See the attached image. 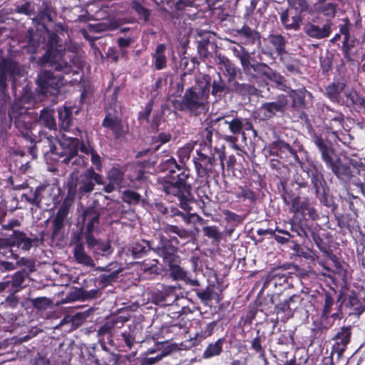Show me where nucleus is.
Listing matches in <instances>:
<instances>
[{
  "label": "nucleus",
  "mask_w": 365,
  "mask_h": 365,
  "mask_svg": "<svg viewBox=\"0 0 365 365\" xmlns=\"http://www.w3.org/2000/svg\"><path fill=\"white\" fill-rule=\"evenodd\" d=\"M150 241L143 240L142 242L135 243L130 249L131 255L134 259H140L145 256L147 252L152 250L150 246L147 245Z\"/></svg>",
  "instance_id": "obj_41"
},
{
  "label": "nucleus",
  "mask_w": 365,
  "mask_h": 365,
  "mask_svg": "<svg viewBox=\"0 0 365 365\" xmlns=\"http://www.w3.org/2000/svg\"><path fill=\"white\" fill-rule=\"evenodd\" d=\"M31 301L32 305L38 309H46L50 304V300L46 297H37Z\"/></svg>",
  "instance_id": "obj_61"
},
{
  "label": "nucleus",
  "mask_w": 365,
  "mask_h": 365,
  "mask_svg": "<svg viewBox=\"0 0 365 365\" xmlns=\"http://www.w3.org/2000/svg\"><path fill=\"white\" fill-rule=\"evenodd\" d=\"M296 296H292L286 299L284 302L277 304L275 307L276 312L277 314H279L280 312L287 313V315L289 316L292 314V307L290 304L294 302Z\"/></svg>",
  "instance_id": "obj_52"
},
{
  "label": "nucleus",
  "mask_w": 365,
  "mask_h": 365,
  "mask_svg": "<svg viewBox=\"0 0 365 365\" xmlns=\"http://www.w3.org/2000/svg\"><path fill=\"white\" fill-rule=\"evenodd\" d=\"M311 140L319 150L322 159L327 166L335 159L336 156L331 141L317 133H312Z\"/></svg>",
  "instance_id": "obj_22"
},
{
  "label": "nucleus",
  "mask_w": 365,
  "mask_h": 365,
  "mask_svg": "<svg viewBox=\"0 0 365 365\" xmlns=\"http://www.w3.org/2000/svg\"><path fill=\"white\" fill-rule=\"evenodd\" d=\"M63 76H54L51 71L43 70L39 73L36 82L43 94L56 95L63 85Z\"/></svg>",
  "instance_id": "obj_13"
},
{
  "label": "nucleus",
  "mask_w": 365,
  "mask_h": 365,
  "mask_svg": "<svg viewBox=\"0 0 365 365\" xmlns=\"http://www.w3.org/2000/svg\"><path fill=\"white\" fill-rule=\"evenodd\" d=\"M26 38L29 51L31 53H36L40 43L45 42L43 48L46 51L37 61L40 66L48 64L54 70L64 73H77L76 69L81 68L80 58L73 52L65 51L56 33L46 31V37L42 38L39 32L29 30Z\"/></svg>",
  "instance_id": "obj_1"
},
{
  "label": "nucleus",
  "mask_w": 365,
  "mask_h": 365,
  "mask_svg": "<svg viewBox=\"0 0 365 365\" xmlns=\"http://www.w3.org/2000/svg\"><path fill=\"white\" fill-rule=\"evenodd\" d=\"M212 123L217 124L218 132L225 133L228 129L232 134H242L245 138L243 130H253L255 135H257V131L253 128L252 123L246 118H235L227 115L217 118Z\"/></svg>",
  "instance_id": "obj_8"
},
{
  "label": "nucleus",
  "mask_w": 365,
  "mask_h": 365,
  "mask_svg": "<svg viewBox=\"0 0 365 365\" xmlns=\"http://www.w3.org/2000/svg\"><path fill=\"white\" fill-rule=\"evenodd\" d=\"M15 11L19 14L30 16L34 13V8L29 2H25L21 5L16 6Z\"/></svg>",
  "instance_id": "obj_64"
},
{
  "label": "nucleus",
  "mask_w": 365,
  "mask_h": 365,
  "mask_svg": "<svg viewBox=\"0 0 365 365\" xmlns=\"http://www.w3.org/2000/svg\"><path fill=\"white\" fill-rule=\"evenodd\" d=\"M351 334V327L350 326L340 328L333 338L334 343L331 349L332 359L334 354L336 355L337 361L341 359L344 351L346 350L348 344L350 343Z\"/></svg>",
  "instance_id": "obj_19"
},
{
  "label": "nucleus",
  "mask_w": 365,
  "mask_h": 365,
  "mask_svg": "<svg viewBox=\"0 0 365 365\" xmlns=\"http://www.w3.org/2000/svg\"><path fill=\"white\" fill-rule=\"evenodd\" d=\"M289 5L299 12L306 11L309 9V4L306 0H288Z\"/></svg>",
  "instance_id": "obj_58"
},
{
  "label": "nucleus",
  "mask_w": 365,
  "mask_h": 365,
  "mask_svg": "<svg viewBox=\"0 0 365 365\" xmlns=\"http://www.w3.org/2000/svg\"><path fill=\"white\" fill-rule=\"evenodd\" d=\"M288 277L286 274L279 268H274L270 271L264 282V285L273 284L274 287L282 286L287 283Z\"/></svg>",
  "instance_id": "obj_33"
},
{
  "label": "nucleus",
  "mask_w": 365,
  "mask_h": 365,
  "mask_svg": "<svg viewBox=\"0 0 365 365\" xmlns=\"http://www.w3.org/2000/svg\"><path fill=\"white\" fill-rule=\"evenodd\" d=\"M281 21L287 29L297 30L299 27L300 17L298 15L289 17L288 11H285L281 14Z\"/></svg>",
  "instance_id": "obj_44"
},
{
  "label": "nucleus",
  "mask_w": 365,
  "mask_h": 365,
  "mask_svg": "<svg viewBox=\"0 0 365 365\" xmlns=\"http://www.w3.org/2000/svg\"><path fill=\"white\" fill-rule=\"evenodd\" d=\"M237 34L243 40L245 45H253L256 42H260V34L251 29L247 25H244L241 29L236 30Z\"/></svg>",
  "instance_id": "obj_32"
},
{
  "label": "nucleus",
  "mask_w": 365,
  "mask_h": 365,
  "mask_svg": "<svg viewBox=\"0 0 365 365\" xmlns=\"http://www.w3.org/2000/svg\"><path fill=\"white\" fill-rule=\"evenodd\" d=\"M57 13L55 9L48 3L43 2L38 12V18L44 21L52 22L56 18Z\"/></svg>",
  "instance_id": "obj_39"
},
{
  "label": "nucleus",
  "mask_w": 365,
  "mask_h": 365,
  "mask_svg": "<svg viewBox=\"0 0 365 365\" xmlns=\"http://www.w3.org/2000/svg\"><path fill=\"white\" fill-rule=\"evenodd\" d=\"M113 252V249L109 240L106 242L99 240L96 249L93 250V253L96 261L98 260L101 255L107 257Z\"/></svg>",
  "instance_id": "obj_42"
},
{
  "label": "nucleus",
  "mask_w": 365,
  "mask_h": 365,
  "mask_svg": "<svg viewBox=\"0 0 365 365\" xmlns=\"http://www.w3.org/2000/svg\"><path fill=\"white\" fill-rule=\"evenodd\" d=\"M270 153L273 155L279 156L280 154H282L285 152H288L290 155L294 158V160L301 163L296 150H294L289 144L284 142L282 140H277L276 141L272 142L269 145Z\"/></svg>",
  "instance_id": "obj_29"
},
{
  "label": "nucleus",
  "mask_w": 365,
  "mask_h": 365,
  "mask_svg": "<svg viewBox=\"0 0 365 365\" xmlns=\"http://www.w3.org/2000/svg\"><path fill=\"white\" fill-rule=\"evenodd\" d=\"M62 150L57 154L62 160L61 163L68 165L71 161V158L74 157L78 153L80 146V140L77 137H70L64 135V138L59 141Z\"/></svg>",
  "instance_id": "obj_21"
},
{
  "label": "nucleus",
  "mask_w": 365,
  "mask_h": 365,
  "mask_svg": "<svg viewBox=\"0 0 365 365\" xmlns=\"http://www.w3.org/2000/svg\"><path fill=\"white\" fill-rule=\"evenodd\" d=\"M346 83L344 81L337 80L326 87V95L333 102L340 103V95L345 93Z\"/></svg>",
  "instance_id": "obj_30"
},
{
  "label": "nucleus",
  "mask_w": 365,
  "mask_h": 365,
  "mask_svg": "<svg viewBox=\"0 0 365 365\" xmlns=\"http://www.w3.org/2000/svg\"><path fill=\"white\" fill-rule=\"evenodd\" d=\"M108 178L110 182H113V184H115L118 186L120 185L123 180V174L120 170L113 168L109 171Z\"/></svg>",
  "instance_id": "obj_54"
},
{
  "label": "nucleus",
  "mask_w": 365,
  "mask_h": 365,
  "mask_svg": "<svg viewBox=\"0 0 365 365\" xmlns=\"http://www.w3.org/2000/svg\"><path fill=\"white\" fill-rule=\"evenodd\" d=\"M94 231H89L86 229V232L84 233L85 239H86V243L88 245V247L91 250L96 249L99 240H97L93 235V232Z\"/></svg>",
  "instance_id": "obj_59"
},
{
  "label": "nucleus",
  "mask_w": 365,
  "mask_h": 365,
  "mask_svg": "<svg viewBox=\"0 0 365 365\" xmlns=\"http://www.w3.org/2000/svg\"><path fill=\"white\" fill-rule=\"evenodd\" d=\"M333 174L340 180L344 182H351L364 192V183L357 179L349 165L343 163L341 158L336 157L335 159L327 165Z\"/></svg>",
  "instance_id": "obj_10"
},
{
  "label": "nucleus",
  "mask_w": 365,
  "mask_h": 365,
  "mask_svg": "<svg viewBox=\"0 0 365 365\" xmlns=\"http://www.w3.org/2000/svg\"><path fill=\"white\" fill-rule=\"evenodd\" d=\"M102 125L112 130L115 138H121L125 134L121 121L117 117L113 116L110 114L106 115L102 123Z\"/></svg>",
  "instance_id": "obj_31"
},
{
  "label": "nucleus",
  "mask_w": 365,
  "mask_h": 365,
  "mask_svg": "<svg viewBox=\"0 0 365 365\" xmlns=\"http://www.w3.org/2000/svg\"><path fill=\"white\" fill-rule=\"evenodd\" d=\"M262 341L260 336H257L254 338L251 341V347L254 349L257 353L259 354V357H264V354H265L264 349L262 346Z\"/></svg>",
  "instance_id": "obj_62"
},
{
  "label": "nucleus",
  "mask_w": 365,
  "mask_h": 365,
  "mask_svg": "<svg viewBox=\"0 0 365 365\" xmlns=\"http://www.w3.org/2000/svg\"><path fill=\"white\" fill-rule=\"evenodd\" d=\"M29 274V273L27 272V270L23 269L14 273L11 277V279L8 280L10 282L14 293H17L25 287L24 283Z\"/></svg>",
  "instance_id": "obj_37"
},
{
  "label": "nucleus",
  "mask_w": 365,
  "mask_h": 365,
  "mask_svg": "<svg viewBox=\"0 0 365 365\" xmlns=\"http://www.w3.org/2000/svg\"><path fill=\"white\" fill-rule=\"evenodd\" d=\"M310 94L304 88L297 90H291L289 97L292 99V107L295 110L306 108L305 96Z\"/></svg>",
  "instance_id": "obj_34"
},
{
  "label": "nucleus",
  "mask_w": 365,
  "mask_h": 365,
  "mask_svg": "<svg viewBox=\"0 0 365 365\" xmlns=\"http://www.w3.org/2000/svg\"><path fill=\"white\" fill-rule=\"evenodd\" d=\"M165 49L166 46L165 44H160L156 47L153 58H155V68L157 70L163 69L166 66Z\"/></svg>",
  "instance_id": "obj_43"
},
{
  "label": "nucleus",
  "mask_w": 365,
  "mask_h": 365,
  "mask_svg": "<svg viewBox=\"0 0 365 365\" xmlns=\"http://www.w3.org/2000/svg\"><path fill=\"white\" fill-rule=\"evenodd\" d=\"M106 210L105 207L100 206L97 200L86 207L82 213L83 223H86V229L89 231L97 230L100 222V217Z\"/></svg>",
  "instance_id": "obj_18"
},
{
  "label": "nucleus",
  "mask_w": 365,
  "mask_h": 365,
  "mask_svg": "<svg viewBox=\"0 0 365 365\" xmlns=\"http://www.w3.org/2000/svg\"><path fill=\"white\" fill-rule=\"evenodd\" d=\"M73 258L77 264L86 267H95V261L85 250V247L81 242L76 243L73 250Z\"/></svg>",
  "instance_id": "obj_26"
},
{
  "label": "nucleus",
  "mask_w": 365,
  "mask_h": 365,
  "mask_svg": "<svg viewBox=\"0 0 365 365\" xmlns=\"http://www.w3.org/2000/svg\"><path fill=\"white\" fill-rule=\"evenodd\" d=\"M19 67L17 63L3 59L0 62V101L6 103L9 96L6 93L7 82L19 74Z\"/></svg>",
  "instance_id": "obj_11"
},
{
  "label": "nucleus",
  "mask_w": 365,
  "mask_h": 365,
  "mask_svg": "<svg viewBox=\"0 0 365 365\" xmlns=\"http://www.w3.org/2000/svg\"><path fill=\"white\" fill-rule=\"evenodd\" d=\"M122 198L125 202L135 205L140 202L141 196L135 191L125 190Z\"/></svg>",
  "instance_id": "obj_53"
},
{
  "label": "nucleus",
  "mask_w": 365,
  "mask_h": 365,
  "mask_svg": "<svg viewBox=\"0 0 365 365\" xmlns=\"http://www.w3.org/2000/svg\"><path fill=\"white\" fill-rule=\"evenodd\" d=\"M334 304V299L329 294H326L324 297V304L323 307L322 316L325 318L329 317L331 307Z\"/></svg>",
  "instance_id": "obj_60"
},
{
  "label": "nucleus",
  "mask_w": 365,
  "mask_h": 365,
  "mask_svg": "<svg viewBox=\"0 0 365 365\" xmlns=\"http://www.w3.org/2000/svg\"><path fill=\"white\" fill-rule=\"evenodd\" d=\"M58 114L61 128L65 130H68L73 120V108L68 106L58 108Z\"/></svg>",
  "instance_id": "obj_36"
},
{
  "label": "nucleus",
  "mask_w": 365,
  "mask_h": 365,
  "mask_svg": "<svg viewBox=\"0 0 365 365\" xmlns=\"http://www.w3.org/2000/svg\"><path fill=\"white\" fill-rule=\"evenodd\" d=\"M178 257L173 259L171 263H165L170 272V275L175 279H185L186 272L177 264Z\"/></svg>",
  "instance_id": "obj_46"
},
{
  "label": "nucleus",
  "mask_w": 365,
  "mask_h": 365,
  "mask_svg": "<svg viewBox=\"0 0 365 365\" xmlns=\"http://www.w3.org/2000/svg\"><path fill=\"white\" fill-rule=\"evenodd\" d=\"M59 143L57 137L42 133L39 139L36 141L39 150L44 155L54 154L56 153V144Z\"/></svg>",
  "instance_id": "obj_25"
},
{
  "label": "nucleus",
  "mask_w": 365,
  "mask_h": 365,
  "mask_svg": "<svg viewBox=\"0 0 365 365\" xmlns=\"http://www.w3.org/2000/svg\"><path fill=\"white\" fill-rule=\"evenodd\" d=\"M232 43L234 45L230 47V50L240 61L245 81L255 86L260 76L275 83L279 89L287 91V87L284 84L285 79L282 76L272 70L267 63L256 61L242 45L234 41Z\"/></svg>",
  "instance_id": "obj_3"
},
{
  "label": "nucleus",
  "mask_w": 365,
  "mask_h": 365,
  "mask_svg": "<svg viewBox=\"0 0 365 365\" xmlns=\"http://www.w3.org/2000/svg\"><path fill=\"white\" fill-rule=\"evenodd\" d=\"M288 104V96L281 94L277 96L274 101L263 103L259 110L264 120H269L277 116L278 113L283 115Z\"/></svg>",
  "instance_id": "obj_14"
},
{
  "label": "nucleus",
  "mask_w": 365,
  "mask_h": 365,
  "mask_svg": "<svg viewBox=\"0 0 365 365\" xmlns=\"http://www.w3.org/2000/svg\"><path fill=\"white\" fill-rule=\"evenodd\" d=\"M211 77L201 75L195 78V84L185 90L181 100L173 101V107L180 111L197 116L206 109L210 94Z\"/></svg>",
  "instance_id": "obj_4"
},
{
  "label": "nucleus",
  "mask_w": 365,
  "mask_h": 365,
  "mask_svg": "<svg viewBox=\"0 0 365 365\" xmlns=\"http://www.w3.org/2000/svg\"><path fill=\"white\" fill-rule=\"evenodd\" d=\"M304 33L309 37L317 39L327 38L331 33V24L327 23L320 27L314 24H307L304 28Z\"/></svg>",
  "instance_id": "obj_28"
},
{
  "label": "nucleus",
  "mask_w": 365,
  "mask_h": 365,
  "mask_svg": "<svg viewBox=\"0 0 365 365\" xmlns=\"http://www.w3.org/2000/svg\"><path fill=\"white\" fill-rule=\"evenodd\" d=\"M268 41L274 48L277 56L282 57L283 54L287 53L286 46L287 41L283 36L281 34H270L268 36Z\"/></svg>",
  "instance_id": "obj_38"
},
{
  "label": "nucleus",
  "mask_w": 365,
  "mask_h": 365,
  "mask_svg": "<svg viewBox=\"0 0 365 365\" xmlns=\"http://www.w3.org/2000/svg\"><path fill=\"white\" fill-rule=\"evenodd\" d=\"M178 299L176 287L174 286H164L155 294L156 304L160 306H170Z\"/></svg>",
  "instance_id": "obj_24"
},
{
  "label": "nucleus",
  "mask_w": 365,
  "mask_h": 365,
  "mask_svg": "<svg viewBox=\"0 0 365 365\" xmlns=\"http://www.w3.org/2000/svg\"><path fill=\"white\" fill-rule=\"evenodd\" d=\"M131 7L137 13L140 19H143L145 22L148 21L150 12L148 9L144 7L139 1L136 0H133L131 2Z\"/></svg>",
  "instance_id": "obj_49"
},
{
  "label": "nucleus",
  "mask_w": 365,
  "mask_h": 365,
  "mask_svg": "<svg viewBox=\"0 0 365 365\" xmlns=\"http://www.w3.org/2000/svg\"><path fill=\"white\" fill-rule=\"evenodd\" d=\"M212 133L213 128L212 127H207L202 132V143L205 145V147H207V148H212Z\"/></svg>",
  "instance_id": "obj_56"
},
{
  "label": "nucleus",
  "mask_w": 365,
  "mask_h": 365,
  "mask_svg": "<svg viewBox=\"0 0 365 365\" xmlns=\"http://www.w3.org/2000/svg\"><path fill=\"white\" fill-rule=\"evenodd\" d=\"M203 232L205 236L209 238L219 241L221 239V234L215 226H206L203 227Z\"/></svg>",
  "instance_id": "obj_55"
},
{
  "label": "nucleus",
  "mask_w": 365,
  "mask_h": 365,
  "mask_svg": "<svg viewBox=\"0 0 365 365\" xmlns=\"http://www.w3.org/2000/svg\"><path fill=\"white\" fill-rule=\"evenodd\" d=\"M197 297L205 304H207L213 297L215 291L214 285H208L205 289H195Z\"/></svg>",
  "instance_id": "obj_50"
},
{
  "label": "nucleus",
  "mask_w": 365,
  "mask_h": 365,
  "mask_svg": "<svg viewBox=\"0 0 365 365\" xmlns=\"http://www.w3.org/2000/svg\"><path fill=\"white\" fill-rule=\"evenodd\" d=\"M40 122L49 130H56V123L54 117V111L49 109H43L41 111Z\"/></svg>",
  "instance_id": "obj_40"
},
{
  "label": "nucleus",
  "mask_w": 365,
  "mask_h": 365,
  "mask_svg": "<svg viewBox=\"0 0 365 365\" xmlns=\"http://www.w3.org/2000/svg\"><path fill=\"white\" fill-rule=\"evenodd\" d=\"M280 60L282 61L286 69L292 73H299L300 61L299 59L294 58H284L280 57Z\"/></svg>",
  "instance_id": "obj_48"
},
{
  "label": "nucleus",
  "mask_w": 365,
  "mask_h": 365,
  "mask_svg": "<svg viewBox=\"0 0 365 365\" xmlns=\"http://www.w3.org/2000/svg\"><path fill=\"white\" fill-rule=\"evenodd\" d=\"M9 116L11 121L14 122L19 135L33 143L34 138L32 130L35 123L31 113L28 111L27 108L22 106L20 102H14L9 110Z\"/></svg>",
  "instance_id": "obj_7"
},
{
  "label": "nucleus",
  "mask_w": 365,
  "mask_h": 365,
  "mask_svg": "<svg viewBox=\"0 0 365 365\" xmlns=\"http://www.w3.org/2000/svg\"><path fill=\"white\" fill-rule=\"evenodd\" d=\"M123 271V269H115L108 274H101L98 281L103 287H107L116 282L119 277V274Z\"/></svg>",
  "instance_id": "obj_45"
},
{
  "label": "nucleus",
  "mask_w": 365,
  "mask_h": 365,
  "mask_svg": "<svg viewBox=\"0 0 365 365\" xmlns=\"http://www.w3.org/2000/svg\"><path fill=\"white\" fill-rule=\"evenodd\" d=\"M210 93L218 99H222L225 95L235 93L240 96H246L255 93V87L250 83L240 81H225L220 73L217 78L211 80Z\"/></svg>",
  "instance_id": "obj_6"
},
{
  "label": "nucleus",
  "mask_w": 365,
  "mask_h": 365,
  "mask_svg": "<svg viewBox=\"0 0 365 365\" xmlns=\"http://www.w3.org/2000/svg\"><path fill=\"white\" fill-rule=\"evenodd\" d=\"M307 174L310 177L311 183L314 189L316 196L319 197L320 201L326 206H329L327 199V194L329 189L322 171L316 165H314L312 168L307 172Z\"/></svg>",
  "instance_id": "obj_15"
},
{
  "label": "nucleus",
  "mask_w": 365,
  "mask_h": 365,
  "mask_svg": "<svg viewBox=\"0 0 365 365\" xmlns=\"http://www.w3.org/2000/svg\"><path fill=\"white\" fill-rule=\"evenodd\" d=\"M128 320L125 317L119 316L111 319L103 324L97 331L98 336L101 337L108 335L113 336V331L115 328H121L123 324Z\"/></svg>",
  "instance_id": "obj_27"
},
{
  "label": "nucleus",
  "mask_w": 365,
  "mask_h": 365,
  "mask_svg": "<svg viewBox=\"0 0 365 365\" xmlns=\"http://www.w3.org/2000/svg\"><path fill=\"white\" fill-rule=\"evenodd\" d=\"M153 106V101H150L146 104L143 110L140 111L138 114V119L142 121H145L146 123L149 122V116L152 111Z\"/></svg>",
  "instance_id": "obj_63"
},
{
  "label": "nucleus",
  "mask_w": 365,
  "mask_h": 365,
  "mask_svg": "<svg viewBox=\"0 0 365 365\" xmlns=\"http://www.w3.org/2000/svg\"><path fill=\"white\" fill-rule=\"evenodd\" d=\"M235 196L238 199L248 200L250 202H255L257 195L247 186L240 187L235 192Z\"/></svg>",
  "instance_id": "obj_47"
},
{
  "label": "nucleus",
  "mask_w": 365,
  "mask_h": 365,
  "mask_svg": "<svg viewBox=\"0 0 365 365\" xmlns=\"http://www.w3.org/2000/svg\"><path fill=\"white\" fill-rule=\"evenodd\" d=\"M11 240L13 245L24 251H29L32 247H37L43 242V234L38 237L34 234L28 236L25 232L19 230H13L11 236Z\"/></svg>",
  "instance_id": "obj_16"
},
{
  "label": "nucleus",
  "mask_w": 365,
  "mask_h": 365,
  "mask_svg": "<svg viewBox=\"0 0 365 365\" xmlns=\"http://www.w3.org/2000/svg\"><path fill=\"white\" fill-rule=\"evenodd\" d=\"M217 65L220 70H225L227 75V79L230 81L247 82L245 80V74L241 69L225 56L219 54L217 56Z\"/></svg>",
  "instance_id": "obj_23"
},
{
  "label": "nucleus",
  "mask_w": 365,
  "mask_h": 365,
  "mask_svg": "<svg viewBox=\"0 0 365 365\" xmlns=\"http://www.w3.org/2000/svg\"><path fill=\"white\" fill-rule=\"evenodd\" d=\"M197 175L199 178H207L215 173V159L197 150L196 156L192 159Z\"/></svg>",
  "instance_id": "obj_17"
},
{
  "label": "nucleus",
  "mask_w": 365,
  "mask_h": 365,
  "mask_svg": "<svg viewBox=\"0 0 365 365\" xmlns=\"http://www.w3.org/2000/svg\"><path fill=\"white\" fill-rule=\"evenodd\" d=\"M160 168L162 170H168V175L158 179L159 188L166 195L176 197L180 207L184 210H189V202L192 197L190 186L186 183L190 176L189 170L181 168L173 158L162 163Z\"/></svg>",
  "instance_id": "obj_2"
},
{
  "label": "nucleus",
  "mask_w": 365,
  "mask_h": 365,
  "mask_svg": "<svg viewBox=\"0 0 365 365\" xmlns=\"http://www.w3.org/2000/svg\"><path fill=\"white\" fill-rule=\"evenodd\" d=\"M194 149L193 145L187 143L180 148L178 152V158L181 163H185L190 158V155Z\"/></svg>",
  "instance_id": "obj_51"
},
{
  "label": "nucleus",
  "mask_w": 365,
  "mask_h": 365,
  "mask_svg": "<svg viewBox=\"0 0 365 365\" xmlns=\"http://www.w3.org/2000/svg\"><path fill=\"white\" fill-rule=\"evenodd\" d=\"M324 123L328 133L336 135L338 131L344 128V115L339 111L333 110L329 106L323 108Z\"/></svg>",
  "instance_id": "obj_20"
},
{
  "label": "nucleus",
  "mask_w": 365,
  "mask_h": 365,
  "mask_svg": "<svg viewBox=\"0 0 365 365\" xmlns=\"http://www.w3.org/2000/svg\"><path fill=\"white\" fill-rule=\"evenodd\" d=\"M176 238L168 240L160 233H156L155 238L147 243L159 256L162 257L165 263H171L178 256L175 255L178 248L173 245Z\"/></svg>",
  "instance_id": "obj_9"
},
{
  "label": "nucleus",
  "mask_w": 365,
  "mask_h": 365,
  "mask_svg": "<svg viewBox=\"0 0 365 365\" xmlns=\"http://www.w3.org/2000/svg\"><path fill=\"white\" fill-rule=\"evenodd\" d=\"M72 199L66 197L58 207L52 220L51 238L54 240L61 234L65 226L69 223Z\"/></svg>",
  "instance_id": "obj_12"
},
{
  "label": "nucleus",
  "mask_w": 365,
  "mask_h": 365,
  "mask_svg": "<svg viewBox=\"0 0 365 365\" xmlns=\"http://www.w3.org/2000/svg\"><path fill=\"white\" fill-rule=\"evenodd\" d=\"M225 341V338H220L216 341L210 343L203 351L202 358L208 359L219 356L222 352Z\"/></svg>",
  "instance_id": "obj_35"
},
{
  "label": "nucleus",
  "mask_w": 365,
  "mask_h": 365,
  "mask_svg": "<svg viewBox=\"0 0 365 365\" xmlns=\"http://www.w3.org/2000/svg\"><path fill=\"white\" fill-rule=\"evenodd\" d=\"M344 95L346 98V105L347 106H354L359 96L358 93L354 89H348L347 88L345 91Z\"/></svg>",
  "instance_id": "obj_57"
},
{
  "label": "nucleus",
  "mask_w": 365,
  "mask_h": 365,
  "mask_svg": "<svg viewBox=\"0 0 365 365\" xmlns=\"http://www.w3.org/2000/svg\"><path fill=\"white\" fill-rule=\"evenodd\" d=\"M96 184L104 185L103 178L96 173L93 168H88L76 178L71 177L67 182L68 194L79 200L88 197L94 190Z\"/></svg>",
  "instance_id": "obj_5"
}]
</instances>
